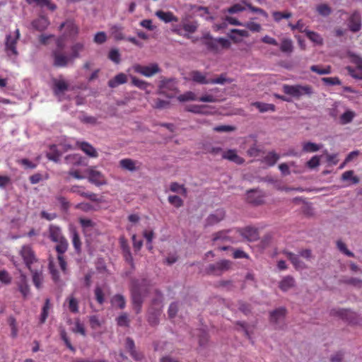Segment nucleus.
<instances>
[{
  "label": "nucleus",
  "instance_id": "f257e3e1",
  "mask_svg": "<svg viewBox=\"0 0 362 362\" xmlns=\"http://www.w3.org/2000/svg\"><path fill=\"white\" fill-rule=\"evenodd\" d=\"M49 238L54 243H57L55 250L57 252H62L67 251L69 247V243L65 237L63 235L60 227L55 225H50L48 229Z\"/></svg>",
  "mask_w": 362,
  "mask_h": 362
},
{
  "label": "nucleus",
  "instance_id": "f03ea898",
  "mask_svg": "<svg viewBox=\"0 0 362 362\" xmlns=\"http://www.w3.org/2000/svg\"><path fill=\"white\" fill-rule=\"evenodd\" d=\"M283 91L285 94L299 99L303 96H311L313 93V88L310 85H284Z\"/></svg>",
  "mask_w": 362,
  "mask_h": 362
},
{
  "label": "nucleus",
  "instance_id": "7ed1b4c3",
  "mask_svg": "<svg viewBox=\"0 0 362 362\" xmlns=\"http://www.w3.org/2000/svg\"><path fill=\"white\" fill-rule=\"evenodd\" d=\"M347 55L350 62L356 65V68L350 66L346 67L349 74L356 79L362 80V57L351 52Z\"/></svg>",
  "mask_w": 362,
  "mask_h": 362
},
{
  "label": "nucleus",
  "instance_id": "20e7f679",
  "mask_svg": "<svg viewBox=\"0 0 362 362\" xmlns=\"http://www.w3.org/2000/svg\"><path fill=\"white\" fill-rule=\"evenodd\" d=\"M145 296L146 293H143L141 287L135 283L131 288V297L133 308L136 314L140 313L141 311Z\"/></svg>",
  "mask_w": 362,
  "mask_h": 362
},
{
  "label": "nucleus",
  "instance_id": "39448f33",
  "mask_svg": "<svg viewBox=\"0 0 362 362\" xmlns=\"http://www.w3.org/2000/svg\"><path fill=\"white\" fill-rule=\"evenodd\" d=\"M85 173L89 182L97 187L103 186L107 184V180L105 175L97 170L96 166H90L85 170Z\"/></svg>",
  "mask_w": 362,
  "mask_h": 362
},
{
  "label": "nucleus",
  "instance_id": "423d86ee",
  "mask_svg": "<svg viewBox=\"0 0 362 362\" xmlns=\"http://www.w3.org/2000/svg\"><path fill=\"white\" fill-rule=\"evenodd\" d=\"M232 266V262L228 259H222L216 263L211 264L206 269L209 274L214 276H221L224 272L228 271Z\"/></svg>",
  "mask_w": 362,
  "mask_h": 362
},
{
  "label": "nucleus",
  "instance_id": "0eeeda50",
  "mask_svg": "<svg viewBox=\"0 0 362 362\" xmlns=\"http://www.w3.org/2000/svg\"><path fill=\"white\" fill-rule=\"evenodd\" d=\"M59 30H64L62 36L64 38H70L71 40L76 39L79 33V27L73 20H66L62 23L59 26Z\"/></svg>",
  "mask_w": 362,
  "mask_h": 362
},
{
  "label": "nucleus",
  "instance_id": "6e6552de",
  "mask_svg": "<svg viewBox=\"0 0 362 362\" xmlns=\"http://www.w3.org/2000/svg\"><path fill=\"white\" fill-rule=\"evenodd\" d=\"M235 235L238 240V243L244 240L253 241L257 239L258 232L256 228L252 227H246L244 228H235Z\"/></svg>",
  "mask_w": 362,
  "mask_h": 362
},
{
  "label": "nucleus",
  "instance_id": "1a4fd4ad",
  "mask_svg": "<svg viewBox=\"0 0 362 362\" xmlns=\"http://www.w3.org/2000/svg\"><path fill=\"white\" fill-rule=\"evenodd\" d=\"M234 231L235 228L218 231L213 235L212 240L214 243L221 241L223 243H238V240Z\"/></svg>",
  "mask_w": 362,
  "mask_h": 362
},
{
  "label": "nucleus",
  "instance_id": "9d476101",
  "mask_svg": "<svg viewBox=\"0 0 362 362\" xmlns=\"http://www.w3.org/2000/svg\"><path fill=\"white\" fill-rule=\"evenodd\" d=\"M19 254L28 269H30L32 268L31 265L37 261L35 252L30 245L22 246Z\"/></svg>",
  "mask_w": 362,
  "mask_h": 362
},
{
  "label": "nucleus",
  "instance_id": "9b49d317",
  "mask_svg": "<svg viewBox=\"0 0 362 362\" xmlns=\"http://www.w3.org/2000/svg\"><path fill=\"white\" fill-rule=\"evenodd\" d=\"M135 72L140 74L146 77H151L160 71V69L156 63L151 64L148 66L141 64H135L133 66Z\"/></svg>",
  "mask_w": 362,
  "mask_h": 362
},
{
  "label": "nucleus",
  "instance_id": "f8f14e48",
  "mask_svg": "<svg viewBox=\"0 0 362 362\" xmlns=\"http://www.w3.org/2000/svg\"><path fill=\"white\" fill-rule=\"evenodd\" d=\"M14 37H12L11 35L6 36L5 47L8 56L14 55L16 57L18 54L16 49V44L20 37L19 29H16Z\"/></svg>",
  "mask_w": 362,
  "mask_h": 362
},
{
  "label": "nucleus",
  "instance_id": "ddd939ff",
  "mask_svg": "<svg viewBox=\"0 0 362 362\" xmlns=\"http://www.w3.org/2000/svg\"><path fill=\"white\" fill-rule=\"evenodd\" d=\"M332 313L339 316L341 319L347 321L350 324L356 325L358 323V315L356 313L347 309H339L332 310Z\"/></svg>",
  "mask_w": 362,
  "mask_h": 362
},
{
  "label": "nucleus",
  "instance_id": "4468645a",
  "mask_svg": "<svg viewBox=\"0 0 362 362\" xmlns=\"http://www.w3.org/2000/svg\"><path fill=\"white\" fill-rule=\"evenodd\" d=\"M52 56L53 57V65L56 67H65L71 60H73L71 56L66 55L61 50H53Z\"/></svg>",
  "mask_w": 362,
  "mask_h": 362
},
{
  "label": "nucleus",
  "instance_id": "2eb2a0df",
  "mask_svg": "<svg viewBox=\"0 0 362 362\" xmlns=\"http://www.w3.org/2000/svg\"><path fill=\"white\" fill-rule=\"evenodd\" d=\"M119 166L123 170L133 173L141 169V163L132 158H123L119 160Z\"/></svg>",
  "mask_w": 362,
  "mask_h": 362
},
{
  "label": "nucleus",
  "instance_id": "dca6fc26",
  "mask_svg": "<svg viewBox=\"0 0 362 362\" xmlns=\"http://www.w3.org/2000/svg\"><path fill=\"white\" fill-rule=\"evenodd\" d=\"M264 194L257 189H250L247 192L246 200L253 205H261L264 203Z\"/></svg>",
  "mask_w": 362,
  "mask_h": 362
},
{
  "label": "nucleus",
  "instance_id": "f3484780",
  "mask_svg": "<svg viewBox=\"0 0 362 362\" xmlns=\"http://www.w3.org/2000/svg\"><path fill=\"white\" fill-rule=\"evenodd\" d=\"M349 29L353 32H358L361 29V17L358 11H354L348 19Z\"/></svg>",
  "mask_w": 362,
  "mask_h": 362
},
{
  "label": "nucleus",
  "instance_id": "a211bd4d",
  "mask_svg": "<svg viewBox=\"0 0 362 362\" xmlns=\"http://www.w3.org/2000/svg\"><path fill=\"white\" fill-rule=\"evenodd\" d=\"M17 286L18 291L22 294V296L24 299L28 298L30 295V287L28 284V280L25 274L21 272L19 279L17 281Z\"/></svg>",
  "mask_w": 362,
  "mask_h": 362
},
{
  "label": "nucleus",
  "instance_id": "6ab92c4d",
  "mask_svg": "<svg viewBox=\"0 0 362 362\" xmlns=\"http://www.w3.org/2000/svg\"><path fill=\"white\" fill-rule=\"evenodd\" d=\"M222 158L238 165H241L245 162V159L239 156L235 149H229L223 151L222 153Z\"/></svg>",
  "mask_w": 362,
  "mask_h": 362
},
{
  "label": "nucleus",
  "instance_id": "aec40b11",
  "mask_svg": "<svg viewBox=\"0 0 362 362\" xmlns=\"http://www.w3.org/2000/svg\"><path fill=\"white\" fill-rule=\"evenodd\" d=\"M76 146L86 155L91 158H97L98 156L96 149L90 144L86 141H77Z\"/></svg>",
  "mask_w": 362,
  "mask_h": 362
},
{
  "label": "nucleus",
  "instance_id": "412c9836",
  "mask_svg": "<svg viewBox=\"0 0 362 362\" xmlns=\"http://www.w3.org/2000/svg\"><path fill=\"white\" fill-rule=\"evenodd\" d=\"M286 315V310L284 308H279L270 313L269 320L272 323L278 324L284 320Z\"/></svg>",
  "mask_w": 362,
  "mask_h": 362
},
{
  "label": "nucleus",
  "instance_id": "4be33fe9",
  "mask_svg": "<svg viewBox=\"0 0 362 362\" xmlns=\"http://www.w3.org/2000/svg\"><path fill=\"white\" fill-rule=\"evenodd\" d=\"M225 217L223 209H217L214 214H210L206 219L207 226H212L222 221Z\"/></svg>",
  "mask_w": 362,
  "mask_h": 362
},
{
  "label": "nucleus",
  "instance_id": "5701e85b",
  "mask_svg": "<svg viewBox=\"0 0 362 362\" xmlns=\"http://www.w3.org/2000/svg\"><path fill=\"white\" fill-rule=\"evenodd\" d=\"M125 347L129 352L131 356L136 361H141L143 358V355L137 352L135 349L134 341L132 339L127 337L126 339Z\"/></svg>",
  "mask_w": 362,
  "mask_h": 362
},
{
  "label": "nucleus",
  "instance_id": "b1692460",
  "mask_svg": "<svg viewBox=\"0 0 362 362\" xmlns=\"http://www.w3.org/2000/svg\"><path fill=\"white\" fill-rule=\"evenodd\" d=\"M156 16L165 23L178 21V18L171 11L158 10L156 12Z\"/></svg>",
  "mask_w": 362,
  "mask_h": 362
},
{
  "label": "nucleus",
  "instance_id": "393cba45",
  "mask_svg": "<svg viewBox=\"0 0 362 362\" xmlns=\"http://www.w3.org/2000/svg\"><path fill=\"white\" fill-rule=\"evenodd\" d=\"M190 79L197 83L199 84H209V79L206 78V74H203L199 71L194 70L192 71L189 74Z\"/></svg>",
  "mask_w": 362,
  "mask_h": 362
},
{
  "label": "nucleus",
  "instance_id": "a878e982",
  "mask_svg": "<svg viewBox=\"0 0 362 362\" xmlns=\"http://www.w3.org/2000/svg\"><path fill=\"white\" fill-rule=\"evenodd\" d=\"M65 160L67 163L75 166L87 165L86 159L81 155L75 153L66 156Z\"/></svg>",
  "mask_w": 362,
  "mask_h": 362
},
{
  "label": "nucleus",
  "instance_id": "bb28decb",
  "mask_svg": "<svg viewBox=\"0 0 362 362\" xmlns=\"http://www.w3.org/2000/svg\"><path fill=\"white\" fill-rule=\"evenodd\" d=\"M284 254L296 269H303L306 268L305 264L300 260L299 257L297 255L287 251L284 252Z\"/></svg>",
  "mask_w": 362,
  "mask_h": 362
},
{
  "label": "nucleus",
  "instance_id": "cd10ccee",
  "mask_svg": "<svg viewBox=\"0 0 362 362\" xmlns=\"http://www.w3.org/2000/svg\"><path fill=\"white\" fill-rule=\"evenodd\" d=\"M127 81V76L124 73L116 75L113 78L108 81V86L110 88H116L119 85L124 84Z\"/></svg>",
  "mask_w": 362,
  "mask_h": 362
},
{
  "label": "nucleus",
  "instance_id": "c85d7f7f",
  "mask_svg": "<svg viewBox=\"0 0 362 362\" xmlns=\"http://www.w3.org/2000/svg\"><path fill=\"white\" fill-rule=\"evenodd\" d=\"M85 49V45L82 42H76L74 43L71 47V58L72 59L79 58L80 52H83Z\"/></svg>",
  "mask_w": 362,
  "mask_h": 362
},
{
  "label": "nucleus",
  "instance_id": "c756f323",
  "mask_svg": "<svg viewBox=\"0 0 362 362\" xmlns=\"http://www.w3.org/2000/svg\"><path fill=\"white\" fill-rule=\"evenodd\" d=\"M160 93L166 95L165 89H170L171 90H175L176 83L174 79H163L160 82Z\"/></svg>",
  "mask_w": 362,
  "mask_h": 362
},
{
  "label": "nucleus",
  "instance_id": "7c9ffc66",
  "mask_svg": "<svg viewBox=\"0 0 362 362\" xmlns=\"http://www.w3.org/2000/svg\"><path fill=\"white\" fill-rule=\"evenodd\" d=\"M295 286V280L291 276H286L279 283V288L283 291H286Z\"/></svg>",
  "mask_w": 362,
  "mask_h": 362
},
{
  "label": "nucleus",
  "instance_id": "2f4dec72",
  "mask_svg": "<svg viewBox=\"0 0 362 362\" xmlns=\"http://www.w3.org/2000/svg\"><path fill=\"white\" fill-rule=\"evenodd\" d=\"M160 309H154L153 308H150L148 316V322L151 325L155 326L158 324V316L160 314Z\"/></svg>",
  "mask_w": 362,
  "mask_h": 362
},
{
  "label": "nucleus",
  "instance_id": "473e14b6",
  "mask_svg": "<svg viewBox=\"0 0 362 362\" xmlns=\"http://www.w3.org/2000/svg\"><path fill=\"white\" fill-rule=\"evenodd\" d=\"M29 270L32 273L33 284L37 288H40L43 280L42 271L33 270L32 268Z\"/></svg>",
  "mask_w": 362,
  "mask_h": 362
},
{
  "label": "nucleus",
  "instance_id": "72a5a7b5",
  "mask_svg": "<svg viewBox=\"0 0 362 362\" xmlns=\"http://www.w3.org/2000/svg\"><path fill=\"white\" fill-rule=\"evenodd\" d=\"M66 301L68 303L69 310L72 313H78V300L73 296L71 295L66 298Z\"/></svg>",
  "mask_w": 362,
  "mask_h": 362
},
{
  "label": "nucleus",
  "instance_id": "f704fd0d",
  "mask_svg": "<svg viewBox=\"0 0 362 362\" xmlns=\"http://www.w3.org/2000/svg\"><path fill=\"white\" fill-rule=\"evenodd\" d=\"M252 105L257 107L260 112H274L276 110L275 105L273 104L255 102L252 103Z\"/></svg>",
  "mask_w": 362,
  "mask_h": 362
},
{
  "label": "nucleus",
  "instance_id": "c9c22d12",
  "mask_svg": "<svg viewBox=\"0 0 362 362\" xmlns=\"http://www.w3.org/2000/svg\"><path fill=\"white\" fill-rule=\"evenodd\" d=\"M293 49V45L292 40L289 38H284L280 45V50L284 53L291 54Z\"/></svg>",
  "mask_w": 362,
  "mask_h": 362
},
{
  "label": "nucleus",
  "instance_id": "e433bc0d",
  "mask_svg": "<svg viewBox=\"0 0 362 362\" xmlns=\"http://www.w3.org/2000/svg\"><path fill=\"white\" fill-rule=\"evenodd\" d=\"M51 308L50 300L47 298L45 301V304L42 308V313L40 317V323L43 324L45 322L48 315L49 311Z\"/></svg>",
  "mask_w": 362,
  "mask_h": 362
},
{
  "label": "nucleus",
  "instance_id": "4c0bfd02",
  "mask_svg": "<svg viewBox=\"0 0 362 362\" xmlns=\"http://www.w3.org/2000/svg\"><path fill=\"white\" fill-rule=\"evenodd\" d=\"M62 156V153L57 150L56 145H52L49 148V151L47 153V157L49 160L57 162Z\"/></svg>",
  "mask_w": 362,
  "mask_h": 362
},
{
  "label": "nucleus",
  "instance_id": "58836bf2",
  "mask_svg": "<svg viewBox=\"0 0 362 362\" xmlns=\"http://www.w3.org/2000/svg\"><path fill=\"white\" fill-rule=\"evenodd\" d=\"M32 24L34 28L37 30L42 31L47 28L49 23L47 18L42 17L34 21Z\"/></svg>",
  "mask_w": 362,
  "mask_h": 362
},
{
  "label": "nucleus",
  "instance_id": "ea45409f",
  "mask_svg": "<svg viewBox=\"0 0 362 362\" xmlns=\"http://www.w3.org/2000/svg\"><path fill=\"white\" fill-rule=\"evenodd\" d=\"M111 303L113 305L117 306L120 309H124L126 306V300L121 294L115 295L111 300Z\"/></svg>",
  "mask_w": 362,
  "mask_h": 362
},
{
  "label": "nucleus",
  "instance_id": "a19ab883",
  "mask_svg": "<svg viewBox=\"0 0 362 362\" xmlns=\"http://www.w3.org/2000/svg\"><path fill=\"white\" fill-rule=\"evenodd\" d=\"M279 159V156L274 151L268 153L264 157V162L269 166H273Z\"/></svg>",
  "mask_w": 362,
  "mask_h": 362
},
{
  "label": "nucleus",
  "instance_id": "79ce46f5",
  "mask_svg": "<svg viewBox=\"0 0 362 362\" xmlns=\"http://www.w3.org/2000/svg\"><path fill=\"white\" fill-rule=\"evenodd\" d=\"M54 86V92L55 95H58L68 89V84L63 80H56Z\"/></svg>",
  "mask_w": 362,
  "mask_h": 362
},
{
  "label": "nucleus",
  "instance_id": "37998d69",
  "mask_svg": "<svg viewBox=\"0 0 362 362\" xmlns=\"http://www.w3.org/2000/svg\"><path fill=\"white\" fill-rule=\"evenodd\" d=\"M170 190L173 192L179 193L183 196H187V189L183 185L174 182L170 185Z\"/></svg>",
  "mask_w": 362,
  "mask_h": 362
},
{
  "label": "nucleus",
  "instance_id": "c03bdc74",
  "mask_svg": "<svg viewBox=\"0 0 362 362\" xmlns=\"http://www.w3.org/2000/svg\"><path fill=\"white\" fill-rule=\"evenodd\" d=\"M356 114L351 110H347L344 112L340 117V122L341 124H346L353 120Z\"/></svg>",
  "mask_w": 362,
  "mask_h": 362
},
{
  "label": "nucleus",
  "instance_id": "a18cd8bd",
  "mask_svg": "<svg viewBox=\"0 0 362 362\" xmlns=\"http://www.w3.org/2000/svg\"><path fill=\"white\" fill-rule=\"evenodd\" d=\"M72 244L77 252L81 251V242L78 232L76 230L71 231Z\"/></svg>",
  "mask_w": 362,
  "mask_h": 362
},
{
  "label": "nucleus",
  "instance_id": "49530a36",
  "mask_svg": "<svg viewBox=\"0 0 362 362\" xmlns=\"http://www.w3.org/2000/svg\"><path fill=\"white\" fill-rule=\"evenodd\" d=\"M317 12L322 16H328L332 13L331 8L326 4H320L316 7Z\"/></svg>",
  "mask_w": 362,
  "mask_h": 362
},
{
  "label": "nucleus",
  "instance_id": "de8ad7c7",
  "mask_svg": "<svg viewBox=\"0 0 362 362\" xmlns=\"http://www.w3.org/2000/svg\"><path fill=\"white\" fill-rule=\"evenodd\" d=\"M156 297L152 300L151 308H153L154 309H160L161 310L162 307H163V295L158 291H156Z\"/></svg>",
  "mask_w": 362,
  "mask_h": 362
},
{
  "label": "nucleus",
  "instance_id": "09e8293b",
  "mask_svg": "<svg viewBox=\"0 0 362 362\" xmlns=\"http://www.w3.org/2000/svg\"><path fill=\"white\" fill-rule=\"evenodd\" d=\"M122 249L125 260L130 264L133 265V257L131 254L130 249L125 242L122 243Z\"/></svg>",
  "mask_w": 362,
  "mask_h": 362
},
{
  "label": "nucleus",
  "instance_id": "8fccbe9b",
  "mask_svg": "<svg viewBox=\"0 0 362 362\" xmlns=\"http://www.w3.org/2000/svg\"><path fill=\"white\" fill-rule=\"evenodd\" d=\"M182 29L187 33L186 34H192L197 31L198 24L197 22L184 23L182 25Z\"/></svg>",
  "mask_w": 362,
  "mask_h": 362
},
{
  "label": "nucleus",
  "instance_id": "3c124183",
  "mask_svg": "<svg viewBox=\"0 0 362 362\" xmlns=\"http://www.w3.org/2000/svg\"><path fill=\"white\" fill-rule=\"evenodd\" d=\"M320 148V146L315 143L308 141L305 142L303 144V151L304 152L307 153H312V152H316L319 151Z\"/></svg>",
  "mask_w": 362,
  "mask_h": 362
},
{
  "label": "nucleus",
  "instance_id": "603ef678",
  "mask_svg": "<svg viewBox=\"0 0 362 362\" xmlns=\"http://www.w3.org/2000/svg\"><path fill=\"white\" fill-rule=\"evenodd\" d=\"M94 294L96 301L103 305L105 302V294L103 288L100 286H96L94 290Z\"/></svg>",
  "mask_w": 362,
  "mask_h": 362
},
{
  "label": "nucleus",
  "instance_id": "864d4df0",
  "mask_svg": "<svg viewBox=\"0 0 362 362\" xmlns=\"http://www.w3.org/2000/svg\"><path fill=\"white\" fill-rule=\"evenodd\" d=\"M49 270L52 276V279L55 283H57L60 281V276L59 271L56 269L52 261H49Z\"/></svg>",
  "mask_w": 362,
  "mask_h": 362
},
{
  "label": "nucleus",
  "instance_id": "5fc2aeb1",
  "mask_svg": "<svg viewBox=\"0 0 362 362\" xmlns=\"http://www.w3.org/2000/svg\"><path fill=\"white\" fill-rule=\"evenodd\" d=\"M177 99L180 102H185L189 100H197V97L194 93L192 91H187L177 97Z\"/></svg>",
  "mask_w": 362,
  "mask_h": 362
},
{
  "label": "nucleus",
  "instance_id": "6e6d98bb",
  "mask_svg": "<svg viewBox=\"0 0 362 362\" xmlns=\"http://www.w3.org/2000/svg\"><path fill=\"white\" fill-rule=\"evenodd\" d=\"M66 252V251H63L61 253L57 252V259L59 262V267H60L62 271L64 274H66V272H67V263L65 260L64 255Z\"/></svg>",
  "mask_w": 362,
  "mask_h": 362
},
{
  "label": "nucleus",
  "instance_id": "4d7b16f0",
  "mask_svg": "<svg viewBox=\"0 0 362 362\" xmlns=\"http://www.w3.org/2000/svg\"><path fill=\"white\" fill-rule=\"evenodd\" d=\"M132 83L141 90H146L149 86V83L146 81L137 78L135 76H132Z\"/></svg>",
  "mask_w": 362,
  "mask_h": 362
},
{
  "label": "nucleus",
  "instance_id": "13d9d810",
  "mask_svg": "<svg viewBox=\"0 0 362 362\" xmlns=\"http://www.w3.org/2000/svg\"><path fill=\"white\" fill-rule=\"evenodd\" d=\"M122 28L118 25H114L112 27V33L117 40H122L124 39V36L122 32Z\"/></svg>",
  "mask_w": 362,
  "mask_h": 362
},
{
  "label": "nucleus",
  "instance_id": "bf43d9fd",
  "mask_svg": "<svg viewBox=\"0 0 362 362\" xmlns=\"http://www.w3.org/2000/svg\"><path fill=\"white\" fill-rule=\"evenodd\" d=\"M272 16L274 20L276 22H279L283 18H289L292 16V13L291 12H281V11H274L272 13Z\"/></svg>",
  "mask_w": 362,
  "mask_h": 362
},
{
  "label": "nucleus",
  "instance_id": "052dcab7",
  "mask_svg": "<svg viewBox=\"0 0 362 362\" xmlns=\"http://www.w3.org/2000/svg\"><path fill=\"white\" fill-rule=\"evenodd\" d=\"M310 70L320 75L329 74L331 73V67L329 66L322 68L317 65H313L310 67Z\"/></svg>",
  "mask_w": 362,
  "mask_h": 362
},
{
  "label": "nucleus",
  "instance_id": "680f3d73",
  "mask_svg": "<svg viewBox=\"0 0 362 362\" xmlns=\"http://www.w3.org/2000/svg\"><path fill=\"white\" fill-rule=\"evenodd\" d=\"M341 179L343 180H351L352 183L357 184L359 182L358 177L354 176L353 170H347L344 172L341 175Z\"/></svg>",
  "mask_w": 362,
  "mask_h": 362
},
{
  "label": "nucleus",
  "instance_id": "e2e57ef3",
  "mask_svg": "<svg viewBox=\"0 0 362 362\" xmlns=\"http://www.w3.org/2000/svg\"><path fill=\"white\" fill-rule=\"evenodd\" d=\"M233 81L231 78H227L226 74H222L218 77L213 79H209V83L211 84H223L226 82L232 83Z\"/></svg>",
  "mask_w": 362,
  "mask_h": 362
},
{
  "label": "nucleus",
  "instance_id": "0e129e2a",
  "mask_svg": "<svg viewBox=\"0 0 362 362\" xmlns=\"http://www.w3.org/2000/svg\"><path fill=\"white\" fill-rule=\"evenodd\" d=\"M168 200L170 204L176 208H180L183 205L182 199L177 195H170Z\"/></svg>",
  "mask_w": 362,
  "mask_h": 362
},
{
  "label": "nucleus",
  "instance_id": "69168bd1",
  "mask_svg": "<svg viewBox=\"0 0 362 362\" xmlns=\"http://www.w3.org/2000/svg\"><path fill=\"white\" fill-rule=\"evenodd\" d=\"M306 35L309 40L315 42L316 44H318V45L322 44L323 40L318 33L313 32V31H308V32H307Z\"/></svg>",
  "mask_w": 362,
  "mask_h": 362
},
{
  "label": "nucleus",
  "instance_id": "338daca9",
  "mask_svg": "<svg viewBox=\"0 0 362 362\" xmlns=\"http://www.w3.org/2000/svg\"><path fill=\"white\" fill-rule=\"evenodd\" d=\"M35 4L40 7H47L51 11H54L57 8V6L50 0H37Z\"/></svg>",
  "mask_w": 362,
  "mask_h": 362
},
{
  "label": "nucleus",
  "instance_id": "774afa93",
  "mask_svg": "<svg viewBox=\"0 0 362 362\" xmlns=\"http://www.w3.org/2000/svg\"><path fill=\"white\" fill-rule=\"evenodd\" d=\"M79 222L85 233L89 228H93L95 226V223L88 218H80Z\"/></svg>",
  "mask_w": 362,
  "mask_h": 362
}]
</instances>
